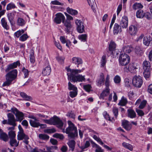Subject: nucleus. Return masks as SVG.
Listing matches in <instances>:
<instances>
[{
	"label": "nucleus",
	"mask_w": 152,
	"mask_h": 152,
	"mask_svg": "<svg viewBox=\"0 0 152 152\" xmlns=\"http://www.w3.org/2000/svg\"><path fill=\"white\" fill-rule=\"evenodd\" d=\"M44 120L46 123L50 125H57L58 128L61 129L63 132H65L68 134V137L70 138L74 139L78 135L77 127L70 121H68L69 126L65 130L64 129H62L63 125L62 121L57 116H54L49 120L46 119Z\"/></svg>",
	"instance_id": "1"
},
{
	"label": "nucleus",
	"mask_w": 152,
	"mask_h": 152,
	"mask_svg": "<svg viewBox=\"0 0 152 152\" xmlns=\"http://www.w3.org/2000/svg\"><path fill=\"white\" fill-rule=\"evenodd\" d=\"M20 64V62L18 61H17L7 66L5 71L8 72L5 75L6 80L4 83L2 85L3 86H9L12 84L13 81L16 79L18 75L17 70L16 69H14L9 71L16 68L17 66L19 65Z\"/></svg>",
	"instance_id": "2"
},
{
	"label": "nucleus",
	"mask_w": 152,
	"mask_h": 152,
	"mask_svg": "<svg viewBox=\"0 0 152 152\" xmlns=\"http://www.w3.org/2000/svg\"><path fill=\"white\" fill-rule=\"evenodd\" d=\"M67 71L68 73L67 74L68 76V79L71 81L76 82H82L84 81L85 79L84 76L82 75H75L82 72L83 70L80 69H72L67 68Z\"/></svg>",
	"instance_id": "3"
},
{
	"label": "nucleus",
	"mask_w": 152,
	"mask_h": 152,
	"mask_svg": "<svg viewBox=\"0 0 152 152\" xmlns=\"http://www.w3.org/2000/svg\"><path fill=\"white\" fill-rule=\"evenodd\" d=\"M18 128L19 131L18 132L17 135L18 140H20L24 139L23 142L26 145H28V140L29 139V137L24 133L23 130L20 125H19Z\"/></svg>",
	"instance_id": "4"
},
{
	"label": "nucleus",
	"mask_w": 152,
	"mask_h": 152,
	"mask_svg": "<svg viewBox=\"0 0 152 152\" xmlns=\"http://www.w3.org/2000/svg\"><path fill=\"white\" fill-rule=\"evenodd\" d=\"M130 60L129 56L125 53L121 54L119 57V63L120 65L122 66L127 65L129 63Z\"/></svg>",
	"instance_id": "5"
},
{
	"label": "nucleus",
	"mask_w": 152,
	"mask_h": 152,
	"mask_svg": "<svg viewBox=\"0 0 152 152\" xmlns=\"http://www.w3.org/2000/svg\"><path fill=\"white\" fill-rule=\"evenodd\" d=\"M12 112L15 115L16 118V121L20 122L24 119V114L23 113L19 111L16 108L13 107L11 108Z\"/></svg>",
	"instance_id": "6"
},
{
	"label": "nucleus",
	"mask_w": 152,
	"mask_h": 152,
	"mask_svg": "<svg viewBox=\"0 0 152 152\" xmlns=\"http://www.w3.org/2000/svg\"><path fill=\"white\" fill-rule=\"evenodd\" d=\"M132 83L134 86L139 88L141 86L143 81L141 77L139 75H136L133 77Z\"/></svg>",
	"instance_id": "7"
},
{
	"label": "nucleus",
	"mask_w": 152,
	"mask_h": 152,
	"mask_svg": "<svg viewBox=\"0 0 152 152\" xmlns=\"http://www.w3.org/2000/svg\"><path fill=\"white\" fill-rule=\"evenodd\" d=\"M137 64L135 63H130L129 65L128 68L126 67L124 68V71L127 72H129L132 73H135L136 70L137 69Z\"/></svg>",
	"instance_id": "8"
},
{
	"label": "nucleus",
	"mask_w": 152,
	"mask_h": 152,
	"mask_svg": "<svg viewBox=\"0 0 152 152\" xmlns=\"http://www.w3.org/2000/svg\"><path fill=\"white\" fill-rule=\"evenodd\" d=\"M56 17L55 18L53 21L54 23L57 24H60L61 22L65 20V17L64 15L61 13H58L55 15Z\"/></svg>",
	"instance_id": "9"
},
{
	"label": "nucleus",
	"mask_w": 152,
	"mask_h": 152,
	"mask_svg": "<svg viewBox=\"0 0 152 152\" xmlns=\"http://www.w3.org/2000/svg\"><path fill=\"white\" fill-rule=\"evenodd\" d=\"M75 23L77 26V29L79 33H82L85 31V27L83 23L80 20L77 19Z\"/></svg>",
	"instance_id": "10"
},
{
	"label": "nucleus",
	"mask_w": 152,
	"mask_h": 152,
	"mask_svg": "<svg viewBox=\"0 0 152 152\" xmlns=\"http://www.w3.org/2000/svg\"><path fill=\"white\" fill-rule=\"evenodd\" d=\"M7 116L8 118V124L13 126H15L16 125L15 123L16 120L15 119L14 115L12 114L9 113H8Z\"/></svg>",
	"instance_id": "11"
},
{
	"label": "nucleus",
	"mask_w": 152,
	"mask_h": 152,
	"mask_svg": "<svg viewBox=\"0 0 152 152\" xmlns=\"http://www.w3.org/2000/svg\"><path fill=\"white\" fill-rule=\"evenodd\" d=\"M29 122L30 125L34 127H38L40 126L41 127L43 128L46 127L45 125L40 124L37 119L34 120H30Z\"/></svg>",
	"instance_id": "12"
},
{
	"label": "nucleus",
	"mask_w": 152,
	"mask_h": 152,
	"mask_svg": "<svg viewBox=\"0 0 152 152\" xmlns=\"http://www.w3.org/2000/svg\"><path fill=\"white\" fill-rule=\"evenodd\" d=\"M138 31L137 27L134 25H131L129 28L128 32L129 34L132 36H134L136 34Z\"/></svg>",
	"instance_id": "13"
},
{
	"label": "nucleus",
	"mask_w": 152,
	"mask_h": 152,
	"mask_svg": "<svg viewBox=\"0 0 152 152\" xmlns=\"http://www.w3.org/2000/svg\"><path fill=\"white\" fill-rule=\"evenodd\" d=\"M122 125L126 130L127 131L130 130L132 126V124L128 121L125 120L122 121Z\"/></svg>",
	"instance_id": "14"
},
{
	"label": "nucleus",
	"mask_w": 152,
	"mask_h": 152,
	"mask_svg": "<svg viewBox=\"0 0 152 152\" xmlns=\"http://www.w3.org/2000/svg\"><path fill=\"white\" fill-rule=\"evenodd\" d=\"M121 26L123 28H126L128 25V20L127 17L126 16L122 17L121 21Z\"/></svg>",
	"instance_id": "15"
},
{
	"label": "nucleus",
	"mask_w": 152,
	"mask_h": 152,
	"mask_svg": "<svg viewBox=\"0 0 152 152\" xmlns=\"http://www.w3.org/2000/svg\"><path fill=\"white\" fill-rule=\"evenodd\" d=\"M63 23L65 27V31L67 33H69L70 32V30L72 27V25L71 21H68L65 20L63 21Z\"/></svg>",
	"instance_id": "16"
},
{
	"label": "nucleus",
	"mask_w": 152,
	"mask_h": 152,
	"mask_svg": "<svg viewBox=\"0 0 152 152\" xmlns=\"http://www.w3.org/2000/svg\"><path fill=\"white\" fill-rule=\"evenodd\" d=\"M72 62L76 65H77V67H78L79 65L82 64L83 61L82 59L78 57H73L72 58Z\"/></svg>",
	"instance_id": "17"
},
{
	"label": "nucleus",
	"mask_w": 152,
	"mask_h": 152,
	"mask_svg": "<svg viewBox=\"0 0 152 152\" xmlns=\"http://www.w3.org/2000/svg\"><path fill=\"white\" fill-rule=\"evenodd\" d=\"M122 31L121 26L118 23H115L113 28V33L114 35L118 34Z\"/></svg>",
	"instance_id": "18"
},
{
	"label": "nucleus",
	"mask_w": 152,
	"mask_h": 152,
	"mask_svg": "<svg viewBox=\"0 0 152 152\" xmlns=\"http://www.w3.org/2000/svg\"><path fill=\"white\" fill-rule=\"evenodd\" d=\"M51 72V69L50 65H48L43 69L42 74L44 76L49 75Z\"/></svg>",
	"instance_id": "19"
},
{
	"label": "nucleus",
	"mask_w": 152,
	"mask_h": 152,
	"mask_svg": "<svg viewBox=\"0 0 152 152\" xmlns=\"http://www.w3.org/2000/svg\"><path fill=\"white\" fill-rule=\"evenodd\" d=\"M104 81V75L103 73H101L99 78L96 81L97 85L99 86H101L102 85H103Z\"/></svg>",
	"instance_id": "20"
},
{
	"label": "nucleus",
	"mask_w": 152,
	"mask_h": 152,
	"mask_svg": "<svg viewBox=\"0 0 152 152\" xmlns=\"http://www.w3.org/2000/svg\"><path fill=\"white\" fill-rule=\"evenodd\" d=\"M14 14L12 12L9 13L7 15L8 19L12 26L14 24Z\"/></svg>",
	"instance_id": "21"
},
{
	"label": "nucleus",
	"mask_w": 152,
	"mask_h": 152,
	"mask_svg": "<svg viewBox=\"0 0 152 152\" xmlns=\"http://www.w3.org/2000/svg\"><path fill=\"white\" fill-rule=\"evenodd\" d=\"M128 116L131 118H134L136 117V113L132 109H129L127 110Z\"/></svg>",
	"instance_id": "22"
},
{
	"label": "nucleus",
	"mask_w": 152,
	"mask_h": 152,
	"mask_svg": "<svg viewBox=\"0 0 152 152\" xmlns=\"http://www.w3.org/2000/svg\"><path fill=\"white\" fill-rule=\"evenodd\" d=\"M151 41V38L150 36H145L143 38V43L144 45L148 46H149Z\"/></svg>",
	"instance_id": "23"
},
{
	"label": "nucleus",
	"mask_w": 152,
	"mask_h": 152,
	"mask_svg": "<svg viewBox=\"0 0 152 152\" xmlns=\"http://www.w3.org/2000/svg\"><path fill=\"white\" fill-rule=\"evenodd\" d=\"M143 67L144 70H151V66L150 62L147 61H144Z\"/></svg>",
	"instance_id": "24"
},
{
	"label": "nucleus",
	"mask_w": 152,
	"mask_h": 152,
	"mask_svg": "<svg viewBox=\"0 0 152 152\" xmlns=\"http://www.w3.org/2000/svg\"><path fill=\"white\" fill-rule=\"evenodd\" d=\"M20 96L23 98L25 100L31 101L32 100V98L30 96H28L25 93L23 92L20 93Z\"/></svg>",
	"instance_id": "25"
},
{
	"label": "nucleus",
	"mask_w": 152,
	"mask_h": 152,
	"mask_svg": "<svg viewBox=\"0 0 152 152\" xmlns=\"http://www.w3.org/2000/svg\"><path fill=\"white\" fill-rule=\"evenodd\" d=\"M110 93V89L109 88H106V89L103 91L101 94L100 98L104 99L105 96L108 95Z\"/></svg>",
	"instance_id": "26"
},
{
	"label": "nucleus",
	"mask_w": 152,
	"mask_h": 152,
	"mask_svg": "<svg viewBox=\"0 0 152 152\" xmlns=\"http://www.w3.org/2000/svg\"><path fill=\"white\" fill-rule=\"evenodd\" d=\"M26 23L24 20L22 18H18L17 21V24L20 26H23L25 25Z\"/></svg>",
	"instance_id": "27"
},
{
	"label": "nucleus",
	"mask_w": 152,
	"mask_h": 152,
	"mask_svg": "<svg viewBox=\"0 0 152 152\" xmlns=\"http://www.w3.org/2000/svg\"><path fill=\"white\" fill-rule=\"evenodd\" d=\"M132 50V47L128 45L124 46L122 48L123 52L126 53H130Z\"/></svg>",
	"instance_id": "28"
},
{
	"label": "nucleus",
	"mask_w": 152,
	"mask_h": 152,
	"mask_svg": "<svg viewBox=\"0 0 152 152\" xmlns=\"http://www.w3.org/2000/svg\"><path fill=\"white\" fill-rule=\"evenodd\" d=\"M127 103V99L123 96L122 97L121 100L118 103V105L122 106H125Z\"/></svg>",
	"instance_id": "29"
},
{
	"label": "nucleus",
	"mask_w": 152,
	"mask_h": 152,
	"mask_svg": "<svg viewBox=\"0 0 152 152\" xmlns=\"http://www.w3.org/2000/svg\"><path fill=\"white\" fill-rule=\"evenodd\" d=\"M68 144L69 147L71 149L72 151H73L74 150L75 145V141L73 140H72L69 142L68 143Z\"/></svg>",
	"instance_id": "30"
},
{
	"label": "nucleus",
	"mask_w": 152,
	"mask_h": 152,
	"mask_svg": "<svg viewBox=\"0 0 152 152\" xmlns=\"http://www.w3.org/2000/svg\"><path fill=\"white\" fill-rule=\"evenodd\" d=\"M1 22L2 25L4 28L7 30L9 29V26L8 25L7 22L5 20V18H2L1 20Z\"/></svg>",
	"instance_id": "31"
},
{
	"label": "nucleus",
	"mask_w": 152,
	"mask_h": 152,
	"mask_svg": "<svg viewBox=\"0 0 152 152\" xmlns=\"http://www.w3.org/2000/svg\"><path fill=\"white\" fill-rule=\"evenodd\" d=\"M66 10L69 13L72 15H75L78 13V12L76 10L71 9L69 7L67 8Z\"/></svg>",
	"instance_id": "32"
},
{
	"label": "nucleus",
	"mask_w": 152,
	"mask_h": 152,
	"mask_svg": "<svg viewBox=\"0 0 152 152\" xmlns=\"http://www.w3.org/2000/svg\"><path fill=\"white\" fill-rule=\"evenodd\" d=\"M92 143L93 144V147L96 148L95 150V152H103V150L98 145L94 142H93Z\"/></svg>",
	"instance_id": "33"
},
{
	"label": "nucleus",
	"mask_w": 152,
	"mask_h": 152,
	"mask_svg": "<svg viewBox=\"0 0 152 152\" xmlns=\"http://www.w3.org/2000/svg\"><path fill=\"white\" fill-rule=\"evenodd\" d=\"M144 14L143 13V11L141 9H140L137 11L136 12V16L137 18H142L144 16Z\"/></svg>",
	"instance_id": "34"
},
{
	"label": "nucleus",
	"mask_w": 152,
	"mask_h": 152,
	"mask_svg": "<svg viewBox=\"0 0 152 152\" xmlns=\"http://www.w3.org/2000/svg\"><path fill=\"white\" fill-rule=\"evenodd\" d=\"M116 47V44L113 41L111 42L109 46V51L111 52H113L115 50Z\"/></svg>",
	"instance_id": "35"
},
{
	"label": "nucleus",
	"mask_w": 152,
	"mask_h": 152,
	"mask_svg": "<svg viewBox=\"0 0 152 152\" xmlns=\"http://www.w3.org/2000/svg\"><path fill=\"white\" fill-rule=\"evenodd\" d=\"M87 37V35L86 34H82L79 35L78 39L81 41L85 42L86 41Z\"/></svg>",
	"instance_id": "36"
},
{
	"label": "nucleus",
	"mask_w": 152,
	"mask_h": 152,
	"mask_svg": "<svg viewBox=\"0 0 152 152\" xmlns=\"http://www.w3.org/2000/svg\"><path fill=\"white\" fill-rule=\"evenodd\" d=\"M19 142H18L15 139H10V144L12 146L17 147L19 145Z\"/></svg>",
	"instance_id": "37"
},
{
	"label": "nucleus",
	"mask_w": 152,
	"mask_h": 152,
	"mask_svg": "<svg viewBox=\"0 0 152 152\" xmlns=\"http://www.w3.org/2000/svg\"><path fill=\"white\" fill-rule=\"evenodd\" d=\"M122 145L124 147L129 149L131 151H132L133 150V147L132 145L129 143L124 142L122 143Z\"/></svg>",
	"instance_id": "38"
},
{
	"label": "nucleus",
	"mask_w": 152,
	"mask_h": 152,
	"mask_svg": "<svg viewBox=\"0 0 152 152\" xmlns=\"http://www.w3.org/2000/svg\"><path fill=\"white\" fill-rule=\"evenodd\" d=\"M39 137L40 139L44 140H48L49 138V137L47 135L45 134H39Z\"/></svg>",
	"instance_id": "39"
},
{
	"label": "nucleus",
	"mask_w": 152,
	"mask_h": 152,
	"mask_svg": "<svg viewBox=\"0 0 152 152\" xmlns=\"http://www.w3.org/2000/svg\"><path fill=\"white\" fill-rule=\"evenodd\" d=\"M68 88L69 90L77 91V87L71 84L70 82H69L68 83Z\"/></svg>",
	"instance_id": "40"
},
{
	"label": "nucleus",
	"mask_w": 152,
	"mask_h": 152,
	"mask_svg": "<svg viewBox=\"0 0 152 152\" xmlns=\"http://www.w3.org/2000/svg\"><path fill=\"white\" fill-rule=\"evenodd\" d=\"M0 137L5 141H6L8 139V137L7 134L3 132L0 134Z\"/></svg>",
	"instance_id": "41"
},
{
	"label": "nucleus",
	"mask_w": 152,
	"mask_h": 152,
	"mask_svg": "<svg viewBox=\"0 0 152 152\" xmlns=\"http://www.w3.org/2000/svg\"><path fill=\"white\" fill-rule=\"evenodd\" d=\"M106 56H103L102 57L101 61V67H104L106 63Z\"/></svg>",
	"instance_id": "42"
},
{
	"label": "nucleus",
	"mask_w": 152,
	"mask_h": 152,
	"mask_svg": "<svg viewBox=\"0 0 152 152\" xmlns=\"http://www.w3.org/2000/svg\"><path fill=\"white\" fill-rule=\"evenodd\" d=\"M109 79V76L108 75H107L106 77L105 82V85L106 86V88H109V87L110 86V83Z\"/></svg>",
	"instance_id": "43"
},
{
	"label": "nucleus",
	"mask_w": 152,
	"mask_h": 152,
	"mask_svg": "<svg viewBox=\"0 0 152 152\" xmlns=\"http://www.w3.org/2000/svg\"><path fill=\"white\" fill-rule=\"evenodd\" d=\"M8 135L10 139H15L16 136L15 132L13 131H10L9 132Z\"/></svg>",
	"instance_id": "44"
},
{
	"label": "nucleus",
	"mask_w": 152,
	"mask_h": 152,
	"mask_svg": "<svg viewBox=\"0 0 152 152\" xmlns=\"http://www.w3.org/2000/svg\"><path fill=\"white\" fill-rule=\"evenodd\" d=\"M16 7L15 4L12 3H10L7 5L6 10H8L12 9H14Z\"/></svg>",
	"instance_id": "45"
},
{
	"label": "nucleus",
	"mask_w": 152,
	"mask_h": 152,
	"mask_svg": "<svg viewBox=\"0 0 152 152\" xmlns=\"http://www.w3.org/2000/svg\"><path fill=\"white\" fill-rule=\"evenodd\" d=\"M29 58L30 62L32 64L34 63L35 61V57L34 56V51H32L30 55Z\"/></svg>",
	"instance_id": "46"
},
{
	"label": "nucleus",
	"mask_w": 152,
	"mask_h": 152,
	"mask_svg": "<svg viewBox=\"0 0 152 152\" xmlns=\"http://www.w3.org/2000/svg\"><path fill=\"white\" fill-rule=\"evenodd\" d=\"M93 137L94 139L96 140L101 145H103L104 144L103 142H102L101 139L99 137H98L95 135H94L93 136Z\"/></svg>",
	"instance_id": "47"
},
{
	"label": "nucleus",
	"mask_w": 152,
	"mask_h": 152,
	"mask_svg": "<svg viewBox=\"0 0 152 152\" xmlns=\"http://www.w3.org/2000/svg\"><path fill=\"white\" fill-rule=\"evenodd\" d=\"M143 7V5L140 3H135L133 6V8L134 10L138 8H142Z\"/></svg>",
	"instance_id": "48"
},
{
	"label": "nucleus",
	"mask_w": 152,
	"mask_h": 152,
	"mask_svg": "<svg viewBox=\"0 0 152 152\" xmlns=\"http://www.w3.org/2000/svg\"><path fill=\"white\" fill-rule=\"evenodd\" d=\"M147 102L146 100H143L140 103V104L138 107V108L140 109H143L145 107Z\"/></svg>",
	"instance_id": "49"
},
{
	"label": "nucleus",
	"mask_w": 152,
	"mask_h": 152,
	"mask_svg": "<svg viewBox=\"0 0 152 152\" xmlns=\"http://www.w3.org/2000/svg\"><path fill=\"white\" fill-rule=\"evenodd\" d=\"M114 82L116 84H119L121 81V78L120 76L116 75L114 79Z\"/></svg>",
	"instance_id": "50"
},
{
	"label": "nucleus",
	"mask_w": 152,
	"mask_h": 152,
	"mask_svg": "<svg viewBox=\"0 0 152 152\" xmlns=\"http://www.w3.org/2000/svg\"><path fill=\"white\" fill-rule=\"evenodd\" d=\"M24 32V31L23 30H19L15 32L14 35L17 37H19V36L22 34Z\"/></svg>",
	"instance_id": "51"
},
{
	"label": "nucleus",
	"mask_w": 152,
	"mask_h": 152,
	"mask_svg": "<svg viewBox=\"0 0 152 152\" xmlns=\"http://www.w3.org/2000/svg\"><path fill=\"white\" fill-rule=\"evenodd\" d=\"M151 70H144L143 75L145 78H148L150 75V72Z\"/></svg>",
	"instance_id": "52"
},
{
	"label": "nucleus",
	"mask_w": 152,
	"mask_h": 152,
	"mask_svg": "<svg viewBox=\"0 0 152 152\" xmlns=\"http://www.w3.org/2000/svg\"><path fill=\"white\" fill-rule=\"evenodd\" d=\"M83 88L87 92H89L91 91V86L90 84H87L83 86Z\"/></svg>",
	"instance_id": "53"
},
{
	"label": "nucleus",
	"mask_w": 152,
	"mask_h": 152,
	"mask_svg": "<svg viewBox=\"0 0 152 152\" xmlns=\"http://www.w3.org/2000/svg\"><path fill=\"white\" fill-rule=\"evenodd\" d=\"M28 37L27 34H24L21 36L20 37V40L22 41H24L26 40Z\"/></svg>",
	"instance_id": "54"
},
{
	"label": "nucleus",
	"mask_w": 152,
	"mask_h": 152,
	"mask_svg": "<svg viewBox=\"0 0 152 152\" xmlns=\"http://www.w3.org/2000/svg\"><path fill=\"white\" fill-rule=\"evenodd\" d=\"M77 94V91H70L69 93L70 96L71 98H74L76 96Z\"/></svg>",
	"instance_id": "55"
},
{
	"label": "nucleus",
	"mask_w": 152,
	"mask_h": 152,
	"mask_svg": "<svg viewBox=\"0 0 152 152\" xmlns=\"http://www.w3.org/2000/svg\"><path fill=\"white\" fill-rule=\"evenodd\" d=\"M53 136L54 137L58 138L61 140H62L64 138V136L63 134L58 133L55 134Z\"/></svg>",
	"instance_id": "56"
},
{
	"label": "nucleus",
	"mask_w": 152,
	"mask_h": 152,
	"mask_svg": "<svg viewBox=\"0 0 152 152\" xmlns=\"http://www.w3.org/2000/svg\"><path fill=\"white\" fill-rule=\"evenodd\" d=\"M29 151V152H43V150L36 147L34 148H31V150Z\"/></svg>",
	"instance_id": "57"
},
{
	"label": "nucleus",
	"mask_w": 152,
	"mask_h": 152,
	"mask_svg": "<svg viewBox=\"0 0 152 152\" xmlns=\"http://www.w3.org/2000/svg\"><path fill=\"white\" fill-rule=\"evenodd\" d=\"M113 112L114 116L117 118L118 115V109L116 107H114L113 108Z\"/></svg>",
	"instance_id": "58"
},
{
	"label": "nucleus",
	"mask_w": 152,
	"mask_h": 152,
	"mask_svg": "<svg viewBox=\"0 0 152 152\" xmlns=\"http://www.w3.org/2000/svg\"><path fill=\"white\" fill-rule=\"evenodd\" d=\"M136 111L138 115L140 116H143L145 114L143 111L139 109H136Z\"/></svg>",
	"instance_id": "59"
},
{
	"label": "nucleus",
	"mask_w": 152,
	"mask_h": 152,
	"mask_svg": "<svg viewBox=\"0 0 152 152\" xmlns=\"http://www.w3.org/2000/svg\"><path fill=\"white\" fill-rule=\"evenodd\" d=\"M51 4L53 5H58L61 6H63L64 4L59 2L57 0L52 1L51 2Z\"/></svg>",
	"instance_id": "60"
},
{
	"label": "nucleus",
	"mask_w": 152,
	"mask_h": 152,
	"mask_svg": "<svg viewBox=\"0 0 152 152\" xmlns=\"http://www.w3.org/2000/svg\"><path fill=\"white\" fill-rule=\"evenodd\" d=\"M64 14L66 17V19L65 20L68 21H71V20H73V17L66 12H64Z\"/></svg>",
	"instance_id": "61"
},
{
	"label": "nucleus",
	"mask_w": 152,
	"mask_h": 152,
	"mask_svg": "<svg viewBox=\"0 0 152 152\" xmlns=\"http://www.w3.org/2000/svg\"><path fill=\"white\" fill-rule=\"evenodd\" d=\"M125 85L126 86L129 87L130 86L131 84V81L128 78H126L124 80Z\"/></svg>",
	"instance_id": "62"
},
{
	"label": "nucleus",
	"mask_w": 152,
	"mask_h": 152,
	"mask_svg": "<svg viewBox=\"0 0 152 152\" xmlns=\"http://www.w3.org/2000/svg\"><path fill=\"white\" fill-rule=\"evenodd\" d=\"M22 71L25 75V77L26 78L28 77V70L25 69L24 67H23Z\"/></svg>",
	"instance_id": "63"
},
{
	"label": "nucleus",
	"mask_w": 152,
	"mask_h": 152,
	"mask_svg": "<svg viewBox=\"0 0 152 152\" xmlns=\"http://www.w3.org/2000/svg\"><path fill=\"white\" fill-rule=\"evenodd\" d=\"M103 114L104 118L110 121H111L110 118V117L109 115L107 114V112L106 111L104 112Z\"/></svg>",
	"instance_id": "64"
}]
</instances>
